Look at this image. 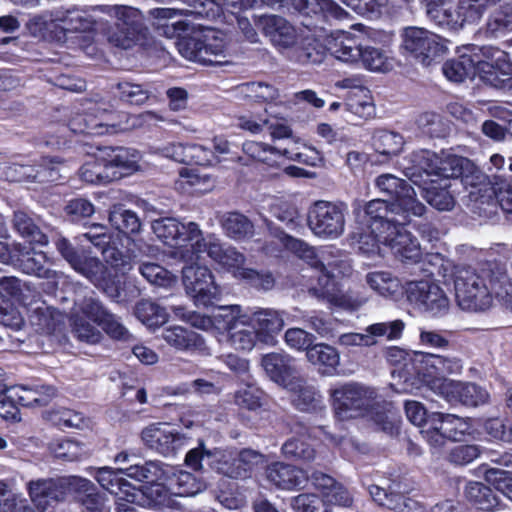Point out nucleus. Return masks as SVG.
Wrapping results in <instances>:
<instances>
[{"label":"nucleus","mask_w":512,"mask_h":512,"mask_svg":"<svg viewBox=\"0 0 512 512\" xmlns=\"http://www.w3.org/2000/svg\"><path fill=\"white\" fill-rule=\"evenodd\" d=\"M99 14L114 19L104 34L107 41L121 49L143 45L149 30L142 11L129 5H94L59 7L49 13L36 16L28 23L29 32L38 38L65 42L70 33H86L100 24Z\"/></svg>","instance_id":"1"},{"label":"nucleus","mask_w":512,"mask_h":512,"mask_svg":"<svg viewBox=\"0 0 512 512\" xmlns=\"http://www.w3.org/2000/svg\"><path fill=\"white\" fill-rule=\"evenodd\" d=\"M458 305L466 311L484 312L495 301L512 309V283L496 263L457 266L454 279Z\"/></svg>","instance_id":"2"},{"label":"nucleus","mask_w":512,"mask_h":512,"mask_svg":"<svg viewBox=\"0 0 512 512\" xmlns=\"http://www.w3.org/2000/svg\"><path fill=\"white\" fill-rule=\"evenodd\" d=\"M161 120L155 113L146 111L138 115L115 114L103 101H87L82 113L75 114L68 123L75 134L103 135L151 124Z\"/></svg>","instance_id":"3"},{"label":"nucleus","mask_w":512,"mask_h":512,"mask_svg":"<svg viewBox=\"0 0 512 512\" xmlns=\"http://www.w3.org/2000/svg\"><path fill=\"white\" fill-rule=\"evenodd\" d=\"M178 52L185 59L202 65H224L228 63L227 41L223 33L205 29L176 42Z\"/></svg>","instance_id":"4"},{"label":"nucleus","mask_w":512,"mask_h":512,"mask_svg":"<svg viewBox=\"0 0 512 512\" xmlns=\"http://www.w3.org/2000/svg\"><path fill=\"white\" fill-rule=\"evenodd\" d=\"M152 230L165 244L177 248L176 257L184 262L195 260L196 246L203 236V232L196 222L182 223L176 218L165 217L154 220Z\"/></svg>","instance_id":"5"},{"label":"nucleus","mask_w":512,"mask_h":512,"mask_svg":"<svg viewBox=\"0 0 512 512\" xmlns=\"http://www.w3.org/2000/svg\"><path fill=\"white\" fill-rule=\"evenodd\" d=\"M286 246L297 254L301 259L305 260L312 268H320L323 270L328 269L330 274L336 277H348L352 274L351 261L343 256H340L338 250L332 247H323L315 250L307 243L286 236Z\"/></svg>","instance_id":"6"},{"label":"nucleus","mask_w":512,"mask_h":512,"mask_svg":"<svg viewBox=\"0 0 512 512\" xmlns=\"http://www.w3.org/2000/svg\"><path fill=\"white\" fill-rule=\"evenodd\" d=\"M346 208L342 204L329 201H316L308 210L309 229L318 238L334 240L345 230Z\"/></svg>","instance_id":"7"},{"label":"nucleus","mask_w":512,"mask_h":512,"mask_svg":"<svg viewBox=\"0 0 512 512\" xmlns=\"http://www.w3.org/2000/svg\"><path fill=\"white\" fill-rule=\"evenodd\" d=\"M412 361V365L419 367L418 389L424 384L437 395H440V389L434 382L449 380L446 375L458 374L463 368L462 360L453 355L422 352L415 354Z\"/></svg>","instance_id":"8"},{"label":"nucleus","mask_w":512,"mask_h":512,"mask_svg":"<svg viewBox=\"0 0 512 512\" xmlns=\"http://www.w3.org/2000/svg\"><path fill=\"white\" fill-rule=\"evenodd\" d=\"M380 192L391 197L394 210L403 220L409 217H421L426 212V206L417 199L414 188L405 180L392 174H382L375 180Z\"/></svg>","instance_id":"9"},{"label":"nucleus","mask_w":512,"mask_h":512,"mask_svg":"<svg viewBox=\"0 0 512 512\" xmlns=\"http://www.w3.org/2000/svg\"><path fill=\"white\" fill-rule=\"evenodd\" d=\"M231 311L233 315L242 317L243 321L250 322L258 335L259 343L276 345L277 336L285 326V311L261 307L243 308L240 305H234Z\"/></svg>","instance_id":"10"},{"label":"nucleus","mask_w":512,"mask_h":512,"mask_svg":"<svg viewBox=\"0 0 512 512\" xmlns=\"http://www.w3.org/2000/svg\"><path fill=\"white\" fill-rule=\"evenodd\" d=\"M332 404L338 418H355L372 405L376 397L373 389L357 383H347L330 390Z\"/></svg>","instance_id":"11"},{"label":"nucleus","mask_w":512,"mask_h":512,"mask_svg":"<svg viewBox=\"0 0 512 512\" xmlns=\"http://www.w3.org/2000/svg\"><path fill=\"white\" fill-rule=\"evenodd\" d=\"M182 269V281L186 293L196 306L207 307L218 300L221 295L219 286L215 283L211 270L197 261L186 262Z\"/></svg>","instance_id":"12"},{"label":"nucleus","mask_w":512,"mask_h":512,"mask_svg":"<svg viewBox=\"0 0 512 512\" xmlns=\"http://www.w3.org/2000/svg\"><path fill=\"white\" fill-rule=\"evenodd\" d=\"M203 253H207L221 269L231 273L236 279L245 267V255L234 246L222 242L215 234L202 236L196 246L194 261L200 260Z\"/></svg>","instance_id":"13"},{"label":"nucleus","mask_w":512,"mask_h":512,"mask_svg":"<svg viewBox=\"0 0 512 512\" xmlns=\"http://www.w3.org/2000/svg\"><path fill=\"white\" fill-rule=\"evenodd\" d=\"M403 48L428 66L433 60L441 56L446 47V41L438 35L420 27H408L403 33Z\"/></svg>","instance_id":"14"},{"label":"nucleus","mask_w":512,"mask_h":512,"mask_svg":"<svg viewBox=\"0 0 512 512\" xmlns=\"http://www.w3.org/2000/svg\"><path fill=\"white\" fill-rule=\"evenodd\" d=\"M405 290L408 301L421 311L436 316L446 312L449 307L446 294L432 279L410 281Z\"/></svg>","instance_id":"15"},{"label":"nucleus","mask_w":512,"mask_h":512,"mask_svg":"<svg viewBox=\"0 0 512 512\" xmlns=\"http://www.w3.org/2000/svg\"><path fill=\"white\" fill-rule=\"evenodd\" d=\"M419 351L407 352L399 347L393 346L386 350L385 356L389 363L399 366L392 371L393 382L390 387L398 394L414 393L418 390L419 367L412 365L415 354Z\"/></svg>","instance_id":"16"},{"label":"nucleus","mask_w":512,"mask_h":512,"mask_svg":"<svg viewBox=\"0 0 512 512\" xmlns=\"http://www.w3.org/2000/svg\"><path fill=\"white\" fill-rule=\"evenodd\" d=\"M233 308L234 305L218 307L215 319L219 323L223 322L222 329L228 331L231 346L236 350L251 351L259 342L258 335L249 321H243L242 317L232 314L230 310Z\"/></svg>","instance_id":"17"},{"label":"nucleus","mask_w":512,"mask_h":512,"mask_svg":"<svg viewBox=\"0 0 512 512\" xmlns=\"http://www.w3.org/2000/svg\"><path fill=\"white\" fill-rule=\"evenodd\" d=\"M254 22L271 43L289 58L299 42L295 27L283 17L276 15L255 17Z\"/></svg>","instance_id":"18"},{"label":"nucleus","mask_w":512,"mask_h":512,"mask_svg":"<svg viewBox=\"0 0 512 512\" xmlns=\"http://www.w3.org/2000/svg\"><path fill=\"white\" fill-rule=\"evenodd\" d=\"M400 218L401 220L398 223L380 234L382 244L402 261L417 262L421 257L420 244L418 239L404 228V225L410 222L411 217L406 220Z\"/></svg>","instance_id":"19"},{"label":"nucleus","mask_w":512,"mask_h":512,"mask_svg":"<svg viewBox=\"0 0 512 512\" xmlns=\"http://www.w3.org/2000/svg\"><path fill=\"white\" fill-rule=\"evenodd\" d=\"M73 269L102 290L109 298L117 302L121 301L119 283L98 258L82 256Z\"/></svg>","instance_id":"20"},{"label":"nucleus","mask_w":512,"mask_h":512,"mask_svg":"<svg viewBox=\"0 0 512 512\" xmlns=\"http://www.w3.org/2000/svg\"><path fill=\"white\" fill-rule=\"evenodd\" d=\"M189 437L168 424L155 423L142 431V440L151 449L163 456L174 455L187 445Z\"/></svg>","instance_id":"21"},{"label":"nucleus","mask_w":512,"mask_h":512,"mask_svg":"<svg viewBox=\"0 0 512 512\" xmlns=\"http://www.w3.org/2000/svg\"><path fill=\"white\" fill-rule=\"evenodd\" d=\"M317 275V285L312 286L310 291L317 297H321L345 309L356 310L367 302L366 297H353L350 294H344L338 287L335 280V275L330 274L328 269L320 270V268H313Z\"/></svg>","instance_id":"22"},{"label":"nucleus","mask_w":512,"mask_h":512,"mask_svg":"<svg viewBox=\"0 0 512 512\" xmlns=\"http://www.w3.org/2000/svg\"><path fill=\"white\" fill-rule=\"evenodd\" d=\"M95 247L101 249L102 255L107 263L122 273L132 268V257L129 253L121 251L112 245L111 236L106 233V228L100 224H93L90 230L82 235Z\"/></svg>","instance_id":"23"},{"label":"nucleus","mask_w":512,"mask_h":512,"mask_svg":"<svg viewBox=\"0 0 512 512\" xmlns=\"http://www.w3.org/2000/svg\"><path fill=\"white\" fill-rule=\"evenodd\" d=\"M440 395L450 403L461 402L466 406H478L488 399L485 389L474 383H462L454 380H436Z\"/></svg>","instance_id":"24"},{"label":"nucleus","mask_w":512,"mask_h":512,"mask_svg":"<svg viewBox=\"0 0 512 512\" xmlns=\"http://www.w3.org/2000/svg\"><path fill=\"white\" fill-rule=\"evenodd\" d=\"M477 46L467 45L460 48L458 57L450 59L443 64L442 71L447 79L453 82H462L473 77L476 69L481 67V57L476 52Z\"/></svg>","instance_id":"25"},{"label":"nucleus","mask_w":512,"mask_h":512,"mask_svg":"<svg viewBox=\"0 0 512 512\" xmlns=\"http://www.w3.org/2000/svg\"><path fill=\"white\" fill-rule=\"evenodd\" d=\"M121 469L101 467L97 470L95 479L103 489L114 494L119 501H125L128 504L139 502L142 494L120 476V474H123Z\"/></svg>","instance_id":"26"},{"label":"nucleus","mask_w":512,"mask_h":512,"mask_svg":"<svg viewBox=\"0 0 512 512\" xmlns=\"http://www.w3.org/2000/svg\"><path fill=\"white\" fill-rule=\"evenodd\" d=\"M261 365L271 380L285 388L298 377L295 360L285 353H268Z\"/></svg>","instance_id":"27"},{"label":"nucleus","mask_w":512,"mask_h":512,"mask_svg":"<svg viewBox=\"0 0 512 512\" xmlns=\"http://www.w3.org/2000/svg\"><path fill=\"white\" fill-rule=\"evenodd\" d=\"M267 480L284 490L303 488L308 481L307 473L295 466L275 462L266 468Z\"/></svg>","instance_id":"28"},{"label":"nucleus","mask_w":512,"mask_h":512,"mask_svg":"<svg viewBox=\"0 0 512 512\" xmlns=\"http://www.w3.org/2000/svg\"><path fill=\"white\" fill-rule=\"evenodd\" d=\"M47 260L44 252L35 250L20 251L18 257L19 265L23 272L48 279L54 287H58L59 284L65 282L66 277L63 273L45 268Z\"/></svg>","instance_id":"29"},{"label":"nucleus","mask_w":512,"mask_h":512,"mask_svg":"<svg viewBox=\"0 0 512 512\" xmlns=\"http://www.w3.org/2000/svg\"><path fill=\"white\" fill-rule=\"evenodd\" d=\"M365 215L367 225L372 228V231L382 234L401 220L397 209L394 210V204H389L383 199L369 201L365 206Z\"/></svg>","instance_id":"30"},{"label":"nucleus","mask_w":512,"mask_h":512,"mask_svg":"<svg viewBox=\"0 0 512 512\" xmlns=\"http://www.w3.org/2000/svg\"><path fill=\"white\" fill-rule=\"evenodd\" d=\"M28 490L32 502L41 511H45L53 502L64 500L62 478L30 481Z\"/></svg>","instance_id":"31"},{"label":"nucleus","mask_w":512,"mask_h":512,"mask_svg":"<svg viewBox=\"0 0 512 512\" xmlns=\"http://www.w3.org/2000/svg\"><path fill=\"white\" fill-rule=\"evenodd\" d=\"M437 156L429 150L414 151L409 156L411 166L405 168V175L419 187L421 182H430V179H435Z\"/></svg>","instance_id":"32"},{"label":"nucleus","mask_w":512,"mask_h":512,"mask_svg":"<svg viewBox=\"0 0 512 512\" xmlns=\"http://www.w3.org/2000/svg\"><path fill=\"white\" fill-rule=\"evenodd\" d=\"M361 46L355 36L343 31L327 39L328 52L339 61L348 64L359 63Z\"/></svg>","instance_id":"33"},{"label":"nucleus","mask_w":512,"mask_h":512,"mask_svg":"<svg viewBox=\"0 0 512 512\" xmlns=\"http://www.w3.org/2000/svg\"><path fill=\"white\" fill-rule=\"evenodd\" d=\"M491 461L498 467L486 470V481L512 501V454L497 455Z\"/></svg>","instance_id":"34"},{"label":"nucleus","mask_w":512,"mask_h":512,"mask_svg":"<svg viewBox=\"0 0 512 512\" xmlns=\"http://www.w3.org/2000/svg\"><path fill=\"white\" fill-rule=\"evenodd\" d=\"M450 181L430 179L421 182L423 198L439 211H450L455 206V199L449 191Z\"/></svg>","instance_id":"35"},{"label":"nucleus","mask_w":512,"mask_h":512,"mask_svg":"<svg viewBox=\"0 0 512 512\" xmlns=\"http://www.w3.org/2000/svg\"><path fill=\"white\" fill-rule=\"evenodd\" d=\"M168 465L156 460L146 461L142 464L134 463L128 467L122 468L123 475L139 481L153 483L158 481H166L170 470Z\"/></svg>","instance_id":"36"},{"label":"nucleus","mask_w":512,"mask_h":512,"mask_svg":"<svg viewBox=\"0 0 512 512\" xmlns=\"http://www.w3.org/2000/svg\"><path fill=\"white\" fill-rule=\"evenodd\" d=\"M122 172H110L101 149L98 154L90 157L79 169V177L90 184H101L113 181L122 176Z\"/></svg>","instance_id":"37"},{"label":"nucleus","mask_w":512,"mask_h":512,"mask_svg":"<svg viewBox=\"0 0 512 512\" xmlns=\"http://www.w3.org/2000/svg\"><path fill=\"white\" fill-rule=\"evenodd\" d=\"M162 337L167 344L178 350L201 351L205 348L204 339L201 335L181 326L165 328Z\"/></svg>","instance_id":"38"},{"label":"nucleus","mask_w":512,"mask_h":512,"mask_svg":"<svg viewBox=\"0 0 512 512\" xmlns=\"http://www.w3.org/2000/svg\"><path fill=\"white\" fill-rule=\"evenodd\" d=\"M368 287L381 297L393 299L402 290L400 279L388 270H375L365 275Z\"/></svg>","instance_id":"39"},{"label":"nucleus","mask_w":512,"mask_h":512,"mask_svg":"<svg viewBox=\"0 0 512 512\" xmlns=\"http://www.w3.org/2000/svg\"><path fill=\"white\" fill-rule=\"evenodd\" d=\"M219 223L224 234L235 241H241L253 237L254 224L240 212H226L219 218Z\"/></svg>","instance_id":"40"},{"label":"nucleus","mask_w":512,"mask_h":512,"mask_svg":"<svg viewBox=\"0 0 512 512\" xmlns=\"http://www.w3.org/2000/svg\"><path fill=\"white\" fill-rule=\"evenodd\" d=\"M168 469H171V472L166 480L169 481L172 494L181 497H190L205 490V482L192 473L183 470L174 471L170 466Z\"/></svg>","instance_id":"41"},{"label":"nucleus","mask_w":512,"mask_h":512,"mask_svg":"<svg viewBox=\"0 0 512 512\" xmlns=\"http://www.w3.org/2000/svg\"><path fill=\"white\" fill-rule=\"evenodd\" d=\"M294 394L293 403L297 409L304 412L315 411L321 407L322 397L313 385L297 377L287 387Z\"/></svg>","instance_id":"42"},{"label":"nucleus","mask_w":512,"mask_h":512,"mask_svg":"<svg viewBox=\"0 0 512 512\" xmlns=\"http://www.w3.org/2000/svg\"><path fill=\"white\" fill-rule=\"evenodd\" d=\"M471 168L472 163L469 159L449 151H442L437 156L435 179L449 181L450 178H459Z\"/></svg>","instance_id":"43"},{"label":"nucleus","mask_w":512,"mask_h":512,"mask_svg":"<svg viewBox=\"0 0 512 512\" xmlns=\"http://www.w3.org/2000/svg\"><path fill=\"white\" fill-rule=\"evenodd\" d=\"M243 152L250 158L271 164L273 156L281 155L287 159L299 161L301 154L288 147H273L262 142L246 141L243 143Z\"/></svg>","instance_id":"44"},{"label":"nucleus","mask_w":512,"mask_h":512,"mask_svg":"<svg viewBox=\"0 0 512 512\" xmlns=\"http://www.w3.org/2000/svg\"><path fill=\"white\" fill-rule=\"evenodd\" d=\"M101 151L110 172H115V168L121 169L125 172L138 169L140 156L136 150L117 147L104 148L101 149Z\"/></svg>","instance_id":"45"},{"label":"nucleus","mask_w":512,"mask_h":512,"mask_svg":"<svg viewBox=\"0 0 512 512\" xmlns=\"http://www.w3.org/2000/svg\"><path fill=\"white\" fill-rule=\"evenodd\" d=\"M431 423L439 425L449 440L459 441L461 438L471 432L472 426L468 420L460 418L454 414H443L440 412L431 413Z\"/></svg>","instance_id":"46"},{"label":"nucleus","mask_w":512,"mask_h":512,"mask_svg":"<svg viewBox=\"0 0 512 512\" xmlns=\"http://www.w3.org/2000/svg\"><path fill=\"white\" fill-rule=\"evenodd\" d=\"M307 360L322 369L323 373H331L340 362L338 351L325 343L312 344L306 352Z\"/></svg>","instance_id":"47"},{"label":"nucleus","mask_w":512,"mask_h":512,"mask_svg":"<svg viewBox=\"0 0 512 512\" xmlns=\"http://www.w3.org/2000/svg\"><path fill=\"white\" fill-rule=\"evenodd\" d=\"M327 52V44L324 46L314 38H306L300 45H296L289 59L301 64H317L324 60Z\"/></svg>","instance_id":"48"},{"label":"nucleus","mask_w":512,"mask_h":512,"mask_svg":"<svg viewBox=\"0 0 512 512\" xmlns=\"http://www.w3.org/2000/svg\"><path fill=\"white\" fill-rule=\"evenodd\" d=\"M427 15L430 20L440 27L450 30H458L463 26L459 8L454 9L447 0L442 3L429 6V8H427Z\"/></svg>","instance_id":"49"},{"label":"nucleus","mask_w":512,"mask_h":512,"mask_svg":"<svg viewBox=\"0 0 512 512\" xmlns=\"http://www.w3.org/2000/svg\"><path fill=\"white\" fill-rule=\"evenodd\" d=\"M476 52H478L481 57L480 69H484V66L487 65L497 70L502 75H512V61L509 54L504 50L493 46H477Z\"/></svg>","instance_id":"50"},{"label":"nucleus","mask_w":512,"mask_h":512,"mask_svg":"<svg viewBox=\"0 0 512 512\" xmlns=\"http://www.w3.org/2000/svg\"><path fill=\"white\" fill-rule=\"evenodd\" d=\"M512 31V5L503 3L488 17L485 34L488 37H501Z\"/></svg>","instance_id":"51"},{"label":"nucleus","mask_w":512,"mask_h":512,"mask_svg":"<svg viewBox=\"0 0 512 512\" xmlns=\"http://www.w3.org/2000/svg\"><path fill=\"white\" fill-rule=\"evenodd\" d=\"M176 189L183 193L198 192L202 193L212 186L208 175L200 174L195 168H182L179 171V177L175 182Z\"/></svg>","instance_id":"52"},{"label":"nucleus","mask_w":512,"mask_h":512,"mask_svg":"<svg viewBox=\"0 0 512 512\" xmlns=\"http://www.w3.org/2000/svg\"><path fill=\"white\" fill-rule=\"evenodd\" d=\"M344 107L346 111L360 119L371 118L375 113L369 91L364 88H356L350 91L344 103Z\"/></svg>","instance_id":"53"},{"label":"nucleus","mask_w":512,"mask_h":512,"mask_svg":"<svg viewBox=\"0 0 512 512\" xmlns=\"http://www.w3.org/2000/svg\"><path fill=\"white\" fill-rule=\"evenodd\" d=\"M111 225L123 235L121 238L129 241L126 236L129 233H137L140 230V220L137 214L131 210L125 209L121 205L114 206L109 214ZM120 237V235H118Z\"/></svg>","instance_id":"54"},{"label":"nucleus","mask_w":512,"mask_h":512,"mask_svg":"<svg viewBox=\"0 0 512 512\" xmlns=\"http://www.w3.org/2000/svg\"><path fill=\"white\" fill-rule=\"evenodd\" d=\"M136 318L147 327H159L167 322L168 313L164 307L150 300H141L134 309Z\"/></svg>","instance_id":"55"},{"label":"nucleus","mask_w":512,"mask_h":512,"mask_svg":"<svg viewBox=\"0 0 512 512\" xmlns=\"http://www.w3.org/2000/svg\"><path fill=\"white\" fill-rule=\"evenodd\" d=\"M14 229L31 243L46 245L48 243L47 236L40 231L33 219L23 210L14 212L13 217Z\"/></svg>","instance_id":"56"},{"label":"nucleus","mask_w":512,"mask_h":512,"mask_svg":"<svg viewBox=\"0 0 512 512\" xmlns=\"http://www.w3.org/2000/svg\"><path fill=\"white\" fill-rule=\"evenodd\" d=\"M467 499L478 509L492 511L498 506V499L493 491L480 482H470L465 489Z\"/></svg>","instance_id":"57"},{"label":"nucleus","mask_w":512,"mask_h":512,"mask_svg":"<svg viewBox=\"0 0 512 512\" xmlns=\"http://www.w3.org/2000/svg\"><path fill=\"white\" fill-rule=\"evenodd\" d=\"M108 313L109 311L103 304L92 295L76 300L71 312V314L81 315L84 319L92 321L97 326L103 322Z\"/></svg>","instance_id":"58"},{"label":"nucleus","mask_w":512,"mask_h":512,"mask_svg":"<svg viewBox=\"0 0 512 512\" xmlns=\"http://www.w3.org/2000/svg\"><path fill=\"white\" fill-rule=\"evenodd\" d=\"M403 137L392 131L377 130L372 137V145L376 152L384 156H395L403 147Z\"/></svg>","instance_id":"59"},{"label":"nucleus","mask_w":512,"mask_h":512,"mask_svg":"<svg viewBox=\"0 0 512 512\" xmlns=\"http://www.w3.org/2000/svg\"><path fill=\"white\" fill-rule=\"evenodd\" d=\"M143 490L138 489L142 494L139 502H134L139 506H170L171 498L170 487L166 488L161 481L149 483Z\"/></svg>","instance_id":"60"},{"label":"nucleus","mask_w":512,"mask_h":512,"mask_svg":"<svg viewBox=\"0 0 512 512\" xmlns=\"http://www.w3.org/2000/svg\"><path fill=\"white\" fill-rule=\"evenodd\" d=\"M217 457L209 462V466L218 473L229 478L238 479L245 478V469L241 468L237 454L231 452H222L216 450Z\"/></svg>","instance_id":"61"},{"label":"nucleus","mask_w":512,"mask_h":512,"mask_svg":"<svg viewBox=\"0 0 512 512\" xmlns=\"http://www.w3.org/2000/svg\"><path fill=\"white\" fill-rule=\"evenodd\" d=\"M139 273L151 284L160 287H171L177 278L170 271L157 263L143 262L139 265Z\"/></svg>","instance_id":"62"},{"label":"nucleus","mask_w":512,"mask_h":512,"mask_svg":"<svg viewBox=\"0 0 512 512\" xmlns=\"http://www.w3.org/2000/svg\"><path fill=\"white\" fill-rule=\"evenodd\" d=\"M404 322L396 319L389 322H378L371 324L365 328L367 335L373 342V346L377 344V339L383 338L389 341L397 340L401 337L404 330Z\"/></svg>","instance_id":"63"},{"label":"nucleus","mask_w":512,"mask_h":512,"mask_svg":"<svg viewBox=\"0 0 512 512\" xmlns=\"http://www.w3.org/2000/svg\"><path fill=\"white\" fill-rule=\"evenodd\" d=\"M359 63L366 69L377 72H386L392 68V62L387 54L372 46H361Z\"/></svg>","instance_id":"64"}]
</instances>
